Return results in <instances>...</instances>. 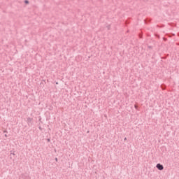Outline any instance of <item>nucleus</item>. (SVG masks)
Masks as SVG:
<instances>
[{"label": "nucleus", "mask_w": 179, "mask_h": 179, "mask_svg": "<svg viewBox=\"0 0 179 179\" xmlns=\"http://www.w3.org/2000/svg\"><path fill=\"white\" fill-rule=\"evenodd\" d=\"M157 169H158V170H164V166H163V165H162L161 164H157L156 166Z\"/></svg>", "instance_id": "f257e3e1"}, {"label": "nucleus", "mask_w": 179, "mask_h": 179, "mask_svg": "<svg viewBox=\"0 0 179 179\" xmlns=\"http://www.w3.org/2000/svg\"><path fill=\"white\" fill-rule=\"evenodd\" d=\"M5 137H6V138H8V135H7V134H5Z\"/></svg>", "instance_id": "f03ea898"}, {"label": "nucleus", "mask_w": 179, "mask_h": 179, "mask_svg": "<svg viewBox=\"0 0 179 179\" xmlns=\"http://www.w3.org/2000/svg\"><path fill=\"white\" fill-rule=\"evenodd\" d=\"M56 162H58V158H55Z\"/></svg>", "instance_id": "7ed1b4c3"}, {"label": "nucleus", "mask_w": 179, "mask_h": 179, "mask_svg": "<svg viewBox=\"0 0 179 179\" xmlns=\"http://www.w3.org/2000/svg\"><path fill=\"white\" fill-rule=\"evenodd\" d=\"M50 138H48V142H50Z\"/></svg>", "instance_id": "20e7f679"}, {"label": "nucleus", "mask_w": 179, "mask_h": 179, "mask_svg": "<svg viewBox=\"0 0 179 179\" xmlns=\"http://www.w3.org/2000/svg\"><path fill=\"white\" fill-rule=\"evenodd\" d=\"M124 141H127V137H126V138H124Z\"/></svg>", "instance_id": "39448f33"}, {"label": "nucleus", "mask_w": 179, "mask_h": 179, "mask_svg": "<svg viewBox=\"0 0 179 179\" xmlns=\"http://www.w3.org/2000/svg\"><path fill=\"white\" fill-rule=\"evenodd\" d=\"M40 129H41V127H39Z\"/></svg>", "instance_id": "423d86ee"}, {"label": "nucleus", "mask_w": 179, "mask_h": 179, "mask_svg": "<svg viewBox=\"0 0 179 179\" xmlns=\"http://www.w3.org/2000/svg\"><path fill=\"white\" fill-rule=\"evenodd\" d=\"M15 156V153L13 154Z\"/></svg>", "instance_id": "0eeeda50"}, {"label": "nucleus", "mask_w": 179, "mask_h": 179, "mask_svg": "<svg viewBox=\"0 0 179 179\" xmlns=\"http://www.w3.org/2000/svg\"><path fill=\"white\" fill-rule=\"evenodd\" d=\"M4 132H6V131H4Z\"/></svg>", "instance_id": "6e6552de"}]
</instances>
